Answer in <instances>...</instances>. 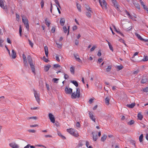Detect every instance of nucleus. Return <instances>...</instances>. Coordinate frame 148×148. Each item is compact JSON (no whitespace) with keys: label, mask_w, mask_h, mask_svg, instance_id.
Returning a JSON list of instances; mask_svg holds the SVG:
<instances>
[{"label":"nucleus","mask_w":148,"mask_h":148,"mask_svg":"<svg viewBox=\"0 0 148 148\" xmlns=\"http://www.w3.org/2000/svg\"><path fill=\"white\" fill-rule=\"evenodd\" d=\"M109 101H110V99H109V97H107L105 99V102L106 103V104L107 105H108L109 104Z\"/></svg>","instance_id":"412c9836"},{"label":"nucleus","mask_w":148,"mask_h":148,"mask_svg":"<svg viewBox=\"0 0 148 148\" xmlns=\"http://www.w3.org/2000/svg\"><path fill=\"white\" fill-rule=\"evenodd\" d=\"M107 136L104 135L101 138V141L104 142L106 139L107 138Z\"/></svg>","instance_id":"5701e85b"},{"label":"nucleus","mask_w":148,"mask_h":148,"mask_svg":"<svg viewBox=\"0 0 148 148\" xmlns=\"http://www.w3.org/2000/svg\"><path fill=\"white\" fill-rule=\"evenodd\" d=\"M38 126V125L36 124L35 125H30V127H35Z\"/></svg>","instance_id":"69168bd1"},{"label":"nucleus","mask_w":148,"mask_h":148,"mask_svg":"<svg viewBox=\"0 0 148 148\" xmlns=\"http://www.w3.org/2000/svg\"><path fill=\"white\" fill-rule=\"evenodd\" d=\"M65 22V20L64 18H61L60 21V24L62 26H64Z\"/></svg>","instance_id":"2eb2a0df"},{"label":"nucleus","mask_w":148,"mask_h":148,"mask_svg":"<svg viewBox=\"0 0 148 148\" xmlns=\"http://www.w3.org/2000/svg\"><path fill=\"white\" fill-rule=\"evenodd\" d=\"M97 131L96 133L95 132H92V134L93 136V139L94 141H95L97 140Z\"/></svg>","instance_id":"9b49d317"},{"label":"nucleus","mask_w":148,"mask_h":148,"mask_svg":"<svg viewBox=\"0 0 148 148\" xmlns=\"http://www.w3.org/2000/svg\"><path fill=\"white\" fill-rule=\"evenodd\" d=\"M143 134H141L140 136L139 137V140L140 143H142L143 142Z\"/></svg>","instance_id":"bb28decb"},{"label":"nucleus","mask_w":148,"mask_h":148,"mask_svg":"<svg viewBox=\"0 0 148 148\" xmlns=\"http://www.w3.org/2000/svg\"><path fill=\"white\" fill-rule=\"evenodd\" d=\"M28 132L30 133H35L36 130H29Z\"/></svg>","instance_id":"3c124183"},{"label":"nucleus","mask_w":148,"mask_h":148,"mask_svg":"<svg viewBox=\"0 0 148 148\" xmlns=\"http://www.w3.org/2000/svg\"><path fill=\"white\" fill-rule=\"evenodd\" d=\"M147 82V79L146 78L144 77L142 78L141 82L142 84H144Z\"/></svg>","instance_id":"4be33fe9"},{"label":"nucleus","mask_w":148,"mask_h":148,"mask_svg":"<svg viewBox=\"0 0 148 148\" xmlns=\"http://www.w3.org/2000/svg\"><path fill=\"white\" fill-rule=\"evenodd\" d=\"M0 6L3 9L6 10L7 9V6H4L3 2L1 0H0Z\"/></svg>","instance_id":"f8f14e48"},{"label":"nucleus","mask_w":148,"mask_h":148,"mask_svg":"<svg viewBox=\"0 0 148 148\" xmlns=\"http://www.w3.org/2000/svg\"><path fill=\"white\" fill-rule=\"evenodd\" d=\"M44 50L45 53L46 57H47L48 56V47L46 46L44 47Z\"/></svg>","instance_id":"dca6fc26"},{"label":"nucleus","mask_w":148,"mask_h":148,"mask_svg":"<svg viewBox=\"0 0 148 148\" xmlns=\"http://www.w3.org/2000/svg\"><path fill=\"white\" fill-rule=\"evenodd\" d=\"M58 134L59 135V136L61 137L62 139H66L65 137L64 136L62 135L60 132H58Z\"/></svg>","instance_id":"393cba45"},{"label":"nucleus","mask_w":148,"mask_h":148,"mask_svg":"<svg viewBox=\"0 0 148 148\" xmlns=\"http://www.w3.org/2000/svg\"><path fill=\"white\" fill-rule=\"evenodd\" d=\"M143 6L144 9L145 10H146L147 11H148V8H147V6H145V5H143Z\"/></svg>","instance_id":"680f3d73"},{"label":"nucleus","mask_w":148,"mask_h":148,"mask_svg":"<svg viewBox=\"0 0 148 148\" xmlns=\"http://www.w3.org/2000/svg\"><path fill=\"white\" fill-rule=\"evenodd\" d=\"M59 80V79L54 78L52 79V81H53L54 83H58V81Z\"/></svg>","instance_id":"e433bc0d"},{"label":"nucleus","mask_w":148,"mask_h":148,"mask_svg":"<svg viewBox=\"0 0 148 148\" xmlns=\"http://www.w3.org/2000/svg\"><path fill=\"white\" fill-rule=\"evenodd\" d=\"M130 142L133 145H134L135 147L136 146L135 142L134 140H131L130 141Z\"/></svg>","instance_id":"4d7b16f0"},{"label":"nucleus","mask_w":148,"mask_h":148,"mask_svg":"<svg viewBox=\"0 0 148 148\" xmlns=\"http://www.w3.org/2000/svg\"><path fill=\"white\" fill-rule=\"evenodd\" d=\"M86 15L88 18H90L91 17V14L90 12H87Z\"/></svg>","instance_id":"a18cd8bd"},{"label":"nucleus","mask_w":148,"mask_h":148,"mask_svg":"<svg viewBox=\"0 0 148 148\" xmlns=\"http://www.w3.org/2000/svg\"><path fill=\"white\" fill-rule=\"evenodd\" d=\"M9 146L12 148H18L19 147L18 145L15 143H10Z\"/></svg>","instance_id":"1a4fd4ad"},{"label":"nucleus","mask_w":148,"mask_h":148,"mask_svg":"<svg viewBox=\"0 0 148 148\" xmlns=\"http://www.w3.org/2000/svg\"><path fill=\"white\" fill-rule=\"evenodd\" d=\"M50 65H48L47 66H45L44 68V70L45 72L47 71L51 67Z\"/></svg>","instance_id":"a211bd4d"},{"label":"nucleus","mask_w":148,"mask_h":148,"mask_svg":"<svg viewBox=\"0 0 148 148\" xmlns=\"http://www.w3.org/2000/svg\"><path fill=\"white\" fill-rule=\"evenodd\" d=\"M53 66L55 68L59 67L60 70H62V67H61L60 65L58 64H55L53 65Z\"/></svg>","instance_id":"7c9ffc66"},{"label":"nucleus","mask_w":148,"mask_h":148,"mask_svg":"<svg viewBox=\"0 0 148 148\" xmlns=\"http://www.w3.org/2000/svg\"><path fill=\"white\" fill-rule=\"evenodd\" d=\"M101 50H99L98 53L97 54V55L98 56L100 57L101 56Z\"/></svg>","instance_id":"864d4df0"},{"label":"nucleus","mask_w":148,"mask_h":148,"mask_svg":"<svg viewBox=\"0 0 148 148\" xmlns=\"http://www.w3.org/2000/svg\"><path fill=\"white\" fill-rule=\"evenodd\" d=\"M89 117L90 119L94 122H95V118L94 117V115L90 112L89 113Z\"/></svg>","instance_id":"ddd939ff"},{"label":"nucleus","mask_w":148,"mask_h":148,"mask_svg":"<svg viewBox=\"0 0 148 148\" xmlns=\"http://www.w3.org/2000/svg\"><path fill=\"white\" fill-rule=\"evenodd\" d=\"M135 103H133L130 104H127L126 106L130 108H132L135 106Z\"/></svg>","instance_id":"f3484780"},{"label":"nucleus","mask_w":148,"mask_h":148,"mask_svg":"<svg viewBox=\"0 0 148 148\" xmlns=\"http://www.w3.org/2000/svg\"><path fill=\"white\" fill-rule=\"evenodd\" d=\"M93 100L92 99H90L89 101V102L90 104L92 103Z\"/></svg>","instance_id":"338daca9"},{"label":"nucleus","mask_w":148,"mask_h":148,"mask_svg":"<svg viewBox=\"0 0 148 148\" xmlns=\"http://www.w3.org/2000/svg\"><path fill=\"white\" fill-rule=\"evenodd\" d=\"M119 41L120 42L123 43L125 46H126V45L125 44L124 40L122 38H121L119 39Z\"/></svg>","instance_id":"a19ab883"},{"label":"nucleus","mask_w":148,"mask_h":148,"mask_svg":"<svg viewBox=\"0 0 148 148\" xmlns=\"http://www.w3.org/2000/svg\"><path fill=\"white\" fill-rule=\"evenodd\" d=\"M41 6L42 8L44 5V1L43 0H42L41 3Z\"/></svg>","instance_id":"09e8293b"},{"label":"nucleus","mask_w":148,"mask_h":148,"mask_svg":"<svg viewBox=\"0 0 148 148\" xmlns=\"http://www.w3.org/2000/svg\"><path fill=\"white\" fill-rule=\"evenodd\" d=\"M65 91L66 94H71L72 93V89L66 87L65 88Z\"/></svg>","instance_id":"6e6552de"},{"label":"nucleus","mask_w":148,"mask_h":148,"mask_svg":"<svg viewBox=\"0 0 148 148\" xmlns=\"http://www.w3.org/2000/svg\"><path fill=\"white\" fill-rule=\"evenodd\" d=\"M23 63L25 66L27 67V66L28 64L27 61H23Z\"/></svg>","instance_id":"bf43d9fd"},{"label":"nucleus","mask_w":148,"mask_h":148,"mask_svg":"<svg viewBox=\"0 0 148 148\" xmlns=\"http://www.w3.org/2000/svg\"><path fill=\"white\" fill-rule=\"evenodd\" d=\"M64 77L65 79H66L68 78L69 76L66 74H64Z\"/></svg>","instance_id":"0e129e2a"},{"label":"nucleus","mask_w":148,"mask_h":148,"mask_svg":"<svg viewBox=\"0 0 148 148\" xmlns=\"http://www.w3.org/2000/svg\"><path fill=\"white\" fill-rule=\"evenodd\" d=\"M28 41H29V45L31 46L32 47L33 46V43L29 39H28Z\"/></svg>","instance_id":"49530a36"},{"label":"nucleus","mask_w":148,"mask_h":148,"mask_svg":"<svg viewBox=\"0 0 148 148\" xmlns=\"http://www.w3.org/2000/svg\"><path fill=\"white\" fill-rule=\"evenodd\" d=\"M67 131L70 134L74 136L77 137L78 136L77 132L75 131V130L73 129L70 128L69 129H67Z\"/></svg>","instance_id":"20e7f679"},{"label":"nucleus","mask_w":148,"mask_h":148,"mask_svg":"<svg viewBox=\"0 0 148 148\" xmlns=\"http://www.w3.org/2000/svg\"><path fill=\"white\" fill-rule=\"evenodd\" d=\"M99 2L100 5L103 8L106 9H107V3L105 0H102V4L101 0H99Z\"/></svg>","instance_id":"39448f33"},{"label":"nucleus","mask_w":148,"mask_h":148,"mask_svg":"<svg viewBox=\"0 0 148 148\" xmlns=\"http://www.w3.org/2000/svg\"><path fill=\"white\" fill-rule=\"evenodd\" d=\"M136 35V36L140 40H142L143 38L142 37L140 36V35L138 34L137 33H136L135 34Z\"/></svg>","instance_id":"2f4dec72"},{"label":"nucleus","mask_w":148,"mask_h":148,"mask_svg":"<svg viewBox=\"0 0 148 148\" xmlns=\"http://www.w3.org/2000/svg\"><path fill=\"white\" fill-rule=\"evenodd\" d=\"M54 123V125H55L57 127H58L59 126V123L58 122H56Z\"/></svg>","instance_id":"052dcab7"},{"label":"nucleus","mask_w":148,"mask_h":148,"mask_svg":"<svg viewBox=\"0 0 148 148\" xmlns=\"http://www.w3.org/2000/svg\"><path fill=\"white\" fill-rule=\"evenodd\" d=\"M74 56L76 60L78 58H79V56L78 54H74Z\"/></svg>","instance_id":"c03bdc74"},{"label":"nucleus","mask_w":148,"mask_h":148,"mask_svg":"<svg viewBox=\"0 0 148 148\" xmlns=\"http://www.w3.org/2000/svg\"><path fill=\"white\" fill-rule=\"evenodd\" d=\"M108 46H109L110 49L112 51H113L114 49H113V47L109 42H108Z\"/></svg>","instance_id":"f704fd0d"},{"label":"nucleus","mask_w":148,"mask_h":148,"mask_svg":"<svg viewBox=\"0 0 148 148\" xmlns=\"http://www.w3.org/2000/svg\"><path fill=\"white\" fill-rule=\"evenodd\" d=\"M138 119L140 120H142L143 118V116L140 113H139L138 114Z\"/></svg>","instance_id":"b1692460"},{"label":"nucleus","mask_w":148,"mask_h":148,"mask_svg":"<svg viewBox=\"0 0 148 148\" xmlns=\"http://www.w3.org/2000/svg\"><path fill=\"white\" fill-rule=\"evenodd\" d=\"M112 66H108L107 68L106 69V71L107 72H109L112 69Z\"/></svg>","instance_id":"a878e982"},{"label":"nucleus","mask_w":148,"mask_h":148,"mask_svg":"<svg viewBox=\"0 0 148 148\" xmlns=\"http://www.w3.org/2000/svg\"><path fill=\"white\" fill-rule=\"evenodd\" d=\"M81 5H80L78 4V3L77 4V7L78 10V11L79 12H81Z\"/></svg>","instance_id":"c9c22d12"},{"label":"nucleus","mask_w":148,"mask_h":148,"mask_svg":"<svg viewBox=\"0 0 148 148\" xmlns=\"http://www.w3.org/2000/svg\"><path fill=\"white\" fill-rule=\"evenodd\" d=\"M45 22L46 25H47L48 27H49L50 25V23L49 21H47V18H46L45 20Z\"/></svg>","instance_id":"c756f323"},{"label":"nucleus","mask_w":148,"mask_h":148,"mask_svg":"<svg viewBox=\"0 0 148 148\" xmlns=\"http://www.w3.org/2000/svg\"><path fill=\"white\" fill-rule=\"evenodd\" d=\"M134 123V121L133 120H131L128 123V124L131 125L133 124Z\"/></svg>","instance_id":"58836bf2"},{"label":"nucleus","mask_w":148,"mask_h":148,"mask_svg":"<svg viewBox=\"0 0 148 148\" xmlns=\"http://www.w3.org/2000/svg\"><path fill=\"white\" fill-rule=\"evenodd\" d=\"M103 59L101 58H99L98 59V62L99 63H101L102 61H103Z\"/></svg>","instance_id":"13d9d810"},{"label":"nucleus","mask_w":148,"mask_h":148,"mask_svg":"<svg viewBox=\"0 0 148 148\" xmlns=\"http://www.w3.org/2000/svg\"><path fill=\"white\" fill-rule=\"evenodd\" d=\"M143 90L142 91H144L145 92H148V87H146L144 88H143L142 89Z\"/></svg>","instance_id":"4c0bfd02"},{"label":"nucleus","mask_w":148,"mask_h":148,"mask_svg":"<svg viewBox=\"0 0 148 148\" xmlns=\"http://www.w3.org/2000/svg\"><path fill=\"white\" fill-rule=\"evenodd\" d=\"M28 62L29 63L30 67L32 72L34 73H35V70L34 66L32 62V58L30 56H28L27 57Z\"/></svg>","instance_id":"f257e3e1"},{"label":"nucleus","mask_w":148,"mask_h":148,"mask_svg":"<svg viewBox=\"0 0 148 148\" xmlns=\"http://www.w3.org/2000/svg\"><path fill=\"white\" fill-rule=\"evenodd\" d=\"M76 126L77 127L79 128L80 127V125L79 122H78L76 124Z\"/></svg>","instance_id":"6e6d98bb"},{"label":"nucleus","mask_w":148,"mask_h":148,"mask_svg":"<svg viewBox=\"0 0 148 148\" xmlns=\"http://www.w3.org/2000/svg\"><path fill=\"white\" fill-rule=\"evenodd\" d=\"M43 58L44 61H45V62H48L49 61V60L48 59H47L45 56H44Z\"/></svg>","instance_id":"603ef678"},{"label":"nucleus","mask_w":148,"mask_h":148,"mask_svg":"<svg viewBox=\"0 0 148 148\" xmlns=\"http://www.w3.org/2000/svg\"><path fill=\"white\" fill-rule=\"evenodd\" d=\"M72 94L71 96L72 99H75L77 97L79 98L80 97V90L79 88H77L76 92H73L72 93Z\"/></svg>","instance_id":"f03ea898"},{"label":"nucleus","mask_w":148,"mask_h":148,"mask_svg":"<svg viewBox=\"0 0 148 148\" xmlns=\"http://www.w3.org/2000/svg\"><path fill=\"white\" fill-rule=\"evenodd\" d=\"M59 56L58 54L56 55V60L58 62H59L60 60L59 59Z\"/></svg>","instance_id":"ea45409f"},{"label":"nucleus","mask_w":148,"mask_h":148,"mask_svg":"<svg viewBox=\"0 0 148 148\" xmlns=\"http://www.w3.org/2000/svg\"><path fill=\"white\" fill-rule=\"evenodd\" d=\"M22 28L21 25H20L19 28V33L21 36Z\"/></svg>","instance_id":"37998d69"},{"label":"nucleus","mask_w":148,"mask_h":148,"mask_svg":"<svg viewBox=\"0 0 148 148\" xmlns=\"http://www.w3.org/2000/svg\"><path fill=\"white\" fill-rule=\"evenodd\" d=\"M56 28L55 27H52V29L51 30V32L52 33H54L55 32Z\"/></svg>","instance_id":"8fccbe9b"},{"label":"nucleus","mask_w":148,"mask_h":148,"mask_svg":"<svg viewBox=\"0 0 148 148\" xmlns=\"http://www.w3.org/2000/svg\"><path fill=\"white\" fill-rule=\"evenodd\" d=\"M49 116L51 122L52 123H54L55 119L54 116L51 113H49Z\"/></svg>","instance_id":"0eeeda50"},{"label":"nucleus","mask_w":148,"mask_h":148,"mask_svg":"<svg viewBox=\"0 0 148 148\" xmlns=\"http://www.w3.org/2000/svg\"><path fill=\"white\" fill-rule=\"evenodd\" d=\"M143 61H147L148 60V57L147 56L144 55L143 58L142 60Z\"/></svg>","instance_id":"c85d7f7f"},{"label":"nucleus","mask_w":148,"mask_h":148,"mask_svg":"<svg viewBox=\"0 0 148 148\" xmlns=\"http://www.w3.org/2000/svg\"><path fill=\"white\" fill-rule=\"evenodd\" d=\"M123 67L122 65H120L117 66V68L119 70H120L122 69Z\"/></svg>","instance_id":"de8ad7c7"},{"label":"nucleus","mask_w":148,"mask_h":148,"mask_svg":"<svg viewBox=\"0 0 148 148\" xmlns=\"http://www.w3.org/2000/svg\"><path fill=\"white\" fill-rule=\"evenodd\" d=\"M70 71L71 73L73 74L75 73V68L73 67H71L70 68Z\"/></svg>","instance_id":"cd10ccee"},{"label":"nucleus","mask_w":148,"mask_h":148,"mask_svg":"<svg viewBox=\"0 0 148 148\" xmlns=\"http://www.w3.org/2000/svg\"><path fill=\"white\" fill-rule=\"evenodd\" d=\"M96 48V47L95 46H93L92 48H91L90 49V51H93Z\"/></svg>","instance_id":"5fc2aeb1"},{"label":"nucleus","mask_w":148,"mask_h":148,"mask_svg":"<svg viewBox=\"0 0 148 148\" xmlns=\"http://www.w3.org/2000/svg\"><path fill=\"white\" fill-rule=\"evenodd\" d=\"M34 96L35 97L36 101L38 103H39L40 101L39 95L37 94L35 90H34Z\"/></svg>","instance_id":"9d476101"},{"label":"nucleus","mask_w":148,"mask_h":148,"mask_svg":"<svg viewBox=\"0 0 148 148\" xmlns=\"http://www.w3.org/2000/svg\"><path fill=\"white\" fill-rule=\"evenodd\" d=\"M71 82L76 87H77L78 86V84L77 82L75 80L71 81Z\"/></svg>","instance_id":"aec40b11"},{"label":"nucleus","mask_w":148,"mask_h":148,"mask_svg":"<svg viewBox=\"0 0 148 148\" xmlns=\"http://www.w3.org/2000/svg\"><path fill=\"white\" fill-rule=\"evenodd\" d=\"M11 56L13 59H15L16 57V54L14 50L13 49L12 50V53Z\"/></svg>","instance_id":"4468645a"},{"label":"nucleus","mask_w":148,"mask_h":148,"mask_svg":"<svg viewBox=\"0 0 148 148\" xmlns=\"http://www.w3.org/2000/svg\"><path fill=\"white\" fill-rule=\"evenodd\" d=\"M27 120H29L30 119H33L36 120L37 119V117L36 116H32L31 117H27L26 118Z\"/></svg>","instance_id":"72a5a7b5"},{"label":"nucleus","mask_w":148,"mask_h":148,"mask_svg":"<svg viewBox=\"0 0 148 148\" xmlns=\"http://www.w3.org/2000/svg\"><path fill=\"white\" fill-rule=\"evenodd\" d=\"M4 42V40L2 39L1 38H0V47H3V45H2V43Z\"/></svg>","instance_id":"473e14b6"},{"label":"nucleus","mask_w":148,"mask_h":148,"mask_svg":"<svg viewBox=\"0 0 148 148\" xmlns=\"http://www.w3.org/2000/svg\"><path fill=\"white\" fill-rule=\"evenodd\" d=\"M134 5L138 9H140V6L138 3L137 2H135L134 3Z\"/></svg>","instance_id":"6ab92c4d"},{"label":"nucleus","mask_w":148,"mask_h":148,"mask_svg":"<svg viewBox=\"0 0 148 148\" xmlns=\"http://www.w3.org/2000/svg\"><path fill=\"white\" fill-rule=\"evenodd\" d=\"M138 70H136V71H134L133 73L134 74H137L138 73Z\"/></svg>","instance_id":"774afa93"},{"label":"nucleus","mask_w":148,"mask_h":148,"mask_svg":"<svg viewBox=\"0 0 148 148\" xmlns=\"http://www.w3.org/2000/svg\"><path fill=\"white\" fill-rule=\"evenodd\" d=\"M21 17L23 22L24 23L26 29L28 31L29 30V25L28 20L24 17L23 15Z\"/></svg>","instance_id":"7ed1b4c3"},{"label":"nucleus","mask_w":148,"mask_h":148,"mask_svg":"<svg viewBox=\"0 0 148 148\" xmlns=\"http://www.w3.org/2000/svg\"><path fill=\"white\" fill-rule=\"evenodd\" d=\"M112 3L113 4L114 6L116 8L117 10H119V5L118 3L116 1V0H111Z\"/></svg>","instance_id":"423d86ee"},{"label":"nucleus","mask_w":148,"mask_h":148,"mask_svg":"<svg viewBox=\"0 0 148 148\" xmlns=\"http://www.w3.org/2000/svg\"><path fill=\"white\" fill-rule=\"evenodd\" d=\"M63 29L64 32L65 33H66L67 31L66 27V26H64Z\"/></svg>","instance_id":"79ce46f5"},{"label":"nucleus","mask_w":148,"mask_h":148,"mask_svg":"<svg viewBox=\"0 0 148 148\" xmlns=\"http://www.w3.org/2000/svg\"><path fill=\"white\" fill-rule=\"evenodd\" d=\"M85 6L86 10H88V8H90V7L88 6V5L86 4H85Z\"/></svg>","instance_id":"e2e57ef3"}]
</instances>
